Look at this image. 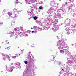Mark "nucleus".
<instances>
[{"instance_id":"nucleus-1","label":"nucleus","mask_w":76,"mask_h":76,"mask_svg":"<svg viewBox=\"0 0 76 76\" xmlns=\"http://www.w3.org/2000/svg\"><path fill=\"white\" fill-rule=\"evenodd\" d=\"M12 13V12H10L9 13V15L10 16L12 15L11 17L12 18H16V17L18 16L17 14L15 12H13V14Z\"/></svg>"},{"instance_id":"nucleus-2","label":"nucleus","mask_w":76,"mask_h":76,"mask_svg":"<svg viewBox=\"0 0 76 76\" xmlns=\"http://www.w3.org/2000/svg\"><path fill=\"white\" fill-rule=\"evenodd\" d=\"M60 50V52L62 54H63V53H64V51H65V50H64V49L63 50Z\"/></svg>"},{"instance_id":"nucleus-3","label":"nucleus","mask_w":76,"mask_h":76,"mask_svg":"<svg viewBox=\"0 0 76 76\" xmlns=\"http://www.w3.org/2000/svg\"><path fill=\"white\" fill-rule=\"evenodd\" d=\"M9 71L10 72H12L13 71V67H12L10 69H9Z\"/></svg>"},{"instance_id":"nucleus-4","label":"nucleus","mask_w":76,"mask_h":76,"mask_svg":"<svg viewBox=\"0 0 76 76\" xmlns=\"http://www.w3.org/2000/svg\"><path fill=\"white\" fill-rule=\"evenodd\" d=\"M4 56H6V58H8V59L10 58V57L9 55H4Z\"/></svg>"},{"instance_id":"nucleus-5","label":"nucleus","mask_w":76,"mask_h":76,"mask_svg":"<svg viewBox=\"0 0 76 76\" xmlns=\"http://www.w3.org/2000/svg\"><path fill=\"white\" fill-rule=\"evenodd\" d=\"M15 55L16 56H13L12 57V58H16V57H18V54H15Z\"/></svg>"},{"instance_id":"nucleus-6","label":"nucleus","mask_w":76,"mask_h":76,"mask_svg":"<svg viewBox=\"0 0 76 76\" xmlns=\"http://www.w3.org/2000/svg\"><path fill=\"white\" fill-rule=\"evenodd\" d=\"M55 58V57L54 56H52L51 57V59L53 60V61L54 60V58ZM52 61H53V60H51Z\"/></svg>"},{"instance_id":"nucleus-7","label":"nucleus","mask_w":76,"mask_h":76,"mask_svg":"<svg viewBox=\"0 0 76 76\" xmlns=\"http://www.w3.org/2000/svg\"><path fill=\"white\" fill-rule=\"evenodd\" d=\"M67 51H68L66 50H65V51H64V52H65V55L66 54H67Z\"/></svg>"},{"instance_id":"nucleus-8","label":"nucleus","mask_w":76,"mask_h":76,"mask_svg":"<svg viewBox=\"0 0 76 76\" xmlns=\"http://www.w3.org/2000/svg\"><path fill=\"white\" fill-rule=\"evenodd\" d=\"M33 19H34V20H37V17L35 16L33 17Z\"/></svg>"},{"instance_id":"nucleus-9","label":"nucleus","mask_w":76,"mask_h":76,"mask_svg":"<svg viewBox=\"0 0 76 76\" xmlns=\"http://www.w3.org/2000/svg\"><path fill=\"white\" fill-rule=\"evenodd\" d=\"M24 63L26 64H28V61H24Z\"/></svg>"},{"instance_id":"nucleus-10","label":"nucleus","mask_w":76,"mask_h":76,"mask_svg":"<svg viewBox=\"0 0 76 76\" xmlns=\"http://www.w3.org/2000/svg\"><path fill=\"white\" fill-rule=\"evenodd\" d=\"M16 3H18L19 2V1L18 0H16L15 1Z\"/></svg>"},{"instance_id":"nucleus-11","label":"nucleus","mask_w":76,"mask_h":76,"mask_svg":"<svg viewBox=\"0 0 76 76\" xmlns=\"http://www.w3.org/2000/svg\"><path fill=\"white\" fill-rule=\"evenodd\" d=\"M39 9H42V6H40V7H39Z\"/></svg>"},{"instance_id":"nucleus-12","label":"nucleus","mask_w":76,"mask_h":76,"mask_svg":"<svg viewBox=\"0 0 76 76\" xmlns=\"http://www.w3.org/2000/svg\"><path fill=\"white\" fill-rule=\"evenodd\" d=\"M65 30H66V32L69 31V30H68V29H67V28H66L65 29Z\"/></svg>"},{"instance_id":"nucleus-13","label":"nucleus","mask_w":76,"mask_h":76,"mask_svg":"<svg viewBox=\"0 0 76 76\" xmlns=\"http://www.w3.org/2000/svg\"><path fill=\"white\" fill-rule=\"evenodd\" d=\"M18 29V28H16L14 29L15 31H16Z\"/></svg>"},{"instance_id":"nucleus-14","label":"nucleus","mask_w":76,"mask_h":76,"mask_svg":"<svg viewBox=\"0 0 76 76\" xmlns=\"http://www.w3.org/2000/svg\"><path fill=\"white\" fill-rule=\"evenodd\" d=\"M3 22H0V25H3Z\"/></svg>"},{"instance_id":"nucleus-15","label":"nucleus","mask_w":76,"mask_h":76,"mask_svg":"<svg viewBox=\"0 0 76 76\" xmlns=\"http://www.w3.org/2000/svg\"><path fill=\"white\" fill-rule=\"evenodd\" d=\"M28 1H29V0H27V3H29L28 2Z\"/></svg>"},{"instance_id":"nucleus-16","label":"nucleus","mask_w":76,"mask_h":76,"mask_svg":"<svg viewBox=\"0 0 76 76\" xmlns=\"http://www.w3.org/2000/svg\"><path fill=\"white\" fill-rule=\"evenodd\" d=\"M10 18H12V17L11 16H10L9 18H8V19H10Z\"/></svg>"},{"instance_id":"nucleus-17","label":"nucleus","mask_w":76,"mask_h":76,"mask_svg":"<svg viewBox=\"0 0 76 76\" xmlns=\"http://www.w3.org/2000/svg\"><path fill=\"white\" fill-rule=\"evenodd\" d=\"M29 20L30 19H31V18H28Z\"/></svg>"},{"instance_id":"nucleus-18","label":"nucleus","mask_w":76,"mask_h":76,"mask_svg":"<svg viewBox=\"0 0 76 76\" xmlns=\"http://www.w3.org/2000/svg\"><path fill=\"white\" fill-rule=\"evenodd\" d=\"M65 4H67V3L66 2V3H65Z\"/></svg>"},{"instance_id":"nucleus-19","label":"nucleus","mask_w":76,"mask_h":76,"mask_svg":"<svg viewBox=\"0 0 76 76\" xmlns=\"http://www.w3.org/2000/svg\"><path fill=\"white\" fill-rule=\"evenodd\" d=\"M29 54H31V52H29Z\"/></svg>"},{"instance_id":"nucleus-20","label":"nucleus","mask_w":76,"mask_h":76,"mask_svg":"<svg viewBox=\"0 0 76 76\" xmlns=\"http://www.w3.org/2000/svg\"><path fill=\"white\" fill-rule=\"evenodd\" d=\"M31 29H33V28H31Z\"/></svg>"},{"instance_id":"nucleus-21","label":"nucleus","mask_w":76,"mask_h":76,"mask_svg":"<svg viewBox=\"0 0 76 76\" xmlns=\"http://www.w3.org/2000/svg\"><path fill=\"white\" fill-rule=\"evenodd\" d=\"M33 32H34V31H32V33H33Z\"/></svg>"},{"instance_id":"nucleus-22","label":"nucleus","mask_w":76,"mask_h":76,"mask_svg":"<svg viewBox=\"0 0 76 76\" xmlns=\"http://www.w3.org/2000/svg\"><path fill=\"white\" fill-rule=\"evenodd\" d=\"M35 30H37V29H36L35 28H34Z\"/></svg>"},{"instance_id":"nucleus-23","label":"nucleus","mask_w":76,"mask_h":76,"mask_svg":"<svg viewBox=\"0 0 76 76\" xmlns=\"http://www.w3.org/2000/svg\"><path fill=\"white\" fill-rule=\"evenodd\" d=\"M62 71L63 70V69H62Z\"/></svg>"},{"instance_id":"nucleus-24","label":"nucleus","mask_w":76,"mask_h":76,"mask_svg":"<svg viewBox=\"0 0 76 76\" xmlns=\"http://www.w3.org/2000/svg\"><path fill=\"white\" fill-rule=\"evenodd\" d=\"M9 42H8V44H9Z\"/></svg>"},{"instance_id":"nucleus-25","label":"nucleus","mask_w":76,"mask_h":76,"mask_svg":"<svg viewBox=\"0 0 76 76\" xmlns=\"http://www.w3.org/2000/svg\"><path fill=\"white\" fill-rule=\"evenodd\" d=\"M15 39L16 38V37H15Z\"/></svg>"},{"instance_id":"nucleus-26","label":"nucleus","mask_w":76,"mask_h":76,"mask_svg":"<svg viewBox=\"0 0 76 76\" xmlns=\"http://www.w3.org/2000/svg\"><path fill=\"white\" fill-rule=\"evenodd\" d=\"M61 48H62V47H61Z\"/></svg>"}]
</instances>
